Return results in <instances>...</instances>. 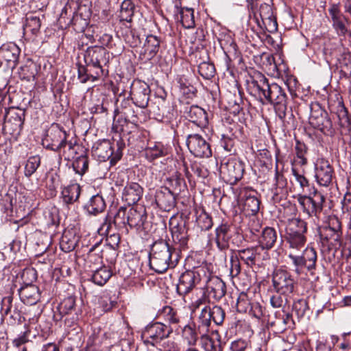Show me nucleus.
<instances>
[{"label": "nucleus", "instance_id": "obj_1", "mask_svg": "<svg viewBox=\"0 0 351 351\" xmlns=\"http://www.w3.org/2000/svg\"><path fill=\"white\" fill-rule=\"evenodd\" d=\"M249 93L256 97L263 104L274 106L278 117L283 121L286 117L287 96L285 90L276 83H269L261 73L247 82Z\"/></svg>", "mask_w": 351, "mask_h": 351}, {"label": "nucleus", "instance_id": "obj_2", "mask_svg": "<svg viewBox=\"0 0 351 351\" xmlns=\"http://www.w3.org/2000/svg\"><path fill=\"white\" fill-rule=\"evenodd\" d=\"M180 258L179 252L163 239L155 241L149 252V267L155 272L162 274L176 267Z\"/></svg>", "mask_w": 351, "mask_h": 351}, {"label": "nucleus", "instance_id": "obj_3", "mask_svg": "<svg viewBox=\"0 0 351 351\" xmlns=\"http://www.w3.org/2000/svg\"><path fill=\"white\" fill-rule=\"evenodd\" d=\"M215 243L220 251L239 247L243 241V237L228 221H222L215 228Z\"/></svg>", "mask_w": 351, "mask_h": 351}, {"label": "nucleus", "instance_id": "obj_4", "mask_svg": "<svg viewBox=\"0 0 351 351\" xmlns=\"http://www.w3.org/2000/svg\"><path fill=\"white\" fill-rule=\"evenodd\" d=\"M109 60V52L102 47H89L84 53L85 64H88L101 78L108 75V69L106 67Z\"/></svg>", "mask_w": 351, "mask_h": 351}, {"label": "nucleus", "instance_id": "obj_5", "mask_svg": "<svg viewBox=\"0 0 351 351\" xmlns=\"http://www.w3.org/2000/svg\"><path fill=\"white\" fill-rule=\"evenodd\" d=\"M307 223L300 218L288 220L286 228V241L289 248L300 251L306 243Z\"/></svg>", "mask_w": 351, "mask_h": 351}, {"label": "nucleus", "instance_id": "obj_6", "mask_svg": "<svg viewBox=\"0 0 351 351\" xmlns=\"http://www.w3.org/2000/svg\"><path fill=\"white\" fill-rule=\"evenodd\" d=\"M225 317L226 313L221 306L215 305L210 308L209 306H205L197 317V329L202 333L210 331L213 330V322L216 326H221Z\"/></svg>", "mask_w": 351, "mask_h": 351}, {"label": "nucleus", "instance_id": "obj_7", "mask_svg": "<svg viewBox=\"0 0 351 351\" xmlns=\"http://www.w3.org/2000/svg\"><path fill=\"white\" fill-rule=\"evenodd\" d=\"M207 268L200 266L193 270H187L180 277L177 285V291L180 295H185L191 292L202 280H207Z\"/></svg>", "mask_w": 351, "mask_h": 351}, {"label": "nucleus", "instance_id": "obj_8", "mask_svg": "<svg viewBox=\"0 0 351 351\" xmlns=\"http://www.w3.org/2000/svg\"><path fill=\"white\" fill-rule=\"evenodd\" d=\"M297 200L302 212L308 217H315L316 218H319L320 214L323 210L326 198L322 193L317 190H314L308 195H298Z\"/></svg>", "mask_w": 351, "mask_h": 351}, {"label": "nucleus", "instance_id": "obj_9", "mask_svg": "<svg viewBox=\"0 0 351 351\" xmlns=\"http://www.w3.org/2000/svg\"><path fill=\"white\" fill-rule=\"evenodd\" d=\"M68 134L60 128L58 125H52L47 132V134L42 140L43 147L56 152L63 151V155L66 154V143Z\"/></svg>", "mask_w": 351, "mask_h": 351}, {"label": "nucleus", "instance_id": "obj_10", "mask_svg": "<svg viewBox=\"0 0 351 351\" xmlns=\"http://www.w3.org/2000/svg\"><path fill=\"white\" fill-rule=\"evenodd\" d=\"M172 332L171 326L155 322L146 326L142 332V339L145 344L154 346L166 339Z\"/></svg>", "mask_w": 351, "mask_h": 351}, {"label": "nucleus", "instance_id": "obj_11", "mask_svg": "<svg viewBox=\"0 0 351 351\" xmlns=\"http://www.w3.org/2000/svg\"><path fill=\"white\" fill-rule=\"evenodd\" d=\"M25 117L24 109L10 108L6 112L3 130L13 138H17L23 130Z\"/></svg>", "mask_w": 351, "mask_h": 351}, {"label": "nucleus", "instance_id": "obj_12", "mask_svg": "<svg viewBox=\"0 0 351 351\" xmlns=\"http://www.w3.org/2000/svg\"><path fill=\"white\" fill-rule=\"evenodd\" d=\"M309 123L325 135H332L334 133L332 123L328 112L319 104L311 108Z\"/></svg>", "mask_w": 351, "mask_h": 351}, {"label": "nucleus", "instance_id": "obj_13", "mask_svg": "<svg viewBox=\"0 0 351 351\" xmlns=\"http://www.w3.org/2000/svg\"><path fill=\"white\" fill-rule=\"evenodd\" d=\"M272 286L276 293L291 295L295 290L296 282L289 271L276 269L272 274Z\"/></svg>", "mask_w": 351, "mask_h": 351}, {"label": "nucleus", "instance_id": "obj_14", "mask_svg": "<svg viewBox=\"0 0 351 351\" xmlns=\"http://www.w3.org/2000/svg\"><path fill=\"white\" fill-rule=\"evenodd\" d=\"M244 164L236 158H230L222 162L220 167V173L225 182L230 184H235L239 181L244 173Z\"/></svg>", "mask_w": 351, "mask_h": 351}, {"label": "nucleus", "instance_id": "obj_15", "mask_svg": "<svg viewBox=\"0 0 351 351\" xmlns=\"http://www.w3.org/2000/svg\"><path fill=\"white\" fill-rule=\"evenodd\" d=\"M150 88L149 85L139 80L133 81L130 87V97L132 103L141 108H145L148 106Z\"/></svg>", "mask_w": 351, "mask_h": 351}, {"label": "nucleus", "instance_id": "obj_16", "mask_svg": "<svg viewBox=\"0 0 351 351\" xmlns=\"http://www.w3.org/2000/svg\"><path fill=\"white\" fill-rule=\"evenodd\" d=\"M189 152L197 158H209L212 156L210 145L198 134H189L186 139Z\"/></svg>", "mask_w": 351, "mask_h": 351}, {"label": "nucleus", "instance_id": "obj_17", "mask_svg": "<svg viewBox=\"0 0 351 351\" xmlns=\"http://www.w3.org/2000/svg\"><path fill=\"white\" fill-rule=\"evenodd\" d=\"M320 239L334 247H339L341 245V226L337 219L330 221L329 225L319 229Z\"/></svg>", "mask_w": 351, "mask_h": 351}, {"label": "nucleus", "instance_id": "obj_18", "mask_svg": "<svg viewBox=\"0 0 351 351\" xmlns=\"http://www.w3.org/2000/svg\"><path fill=\"white\" fill-rule=\"evenodd\" d=\"M20 52L16 44H3L0 47V68L3 66L5 69H14L18 64Z\"/></svg>", "mask_w": 351, "mask_h": 351}, {"label": "nucleus", "instance_id": "obj_19", "mask_svg": "<svg viewBox=\"0 0 351 351\" xmlns=\"http://www.w3.org/2000/svg\"><path fill=\"white\" fill-rule=\"evenodd\" d=\"M315 178L317 183L323 186H329L335 178V171L328 160L318 159L315 167Z\"/></svg>", "mask_w": 351, "mask_h": 351}, {"label": "nucleus", "instance_id": "obj_20", "mask_svg": "<svg viewBox=\"0 0 351 351\" xmlns=\"http://www.w3.org/2000/svg\"><path fill=\"white\" fill-rule=\"evenodd\" d=\"M328 12L331 17L332 27L337 34L341 36H346L348 34L351 35V32L346 25L349 23V19L341 13L339 5L332 3L328 8Z\"/></svg>", "mask_w": 351, "mask_h": 351}, {"label": "nucleus", "instance_id": "obj_21", "mask_svg": "<svg viewBox=\"0 0 351 351\" xmlns=\"http://www.w3.org/2000/svg\"><path fill=\"white\" fill-rule=\"evenodd\" d=\"M239 200L243 204V209L248 215H256L260 208V200L257 192L252 189L244 188L241 191Z\"/></svg>", "mask_w": 351, "mask_h": 351}, {"label": "nucleus", "instance_id": "obj_22", "mask_svg": "<svg viewBox=\"0 0 351 351\" xmlns=\"http://www.w3.org/2000/svg\"><path fill=\"white\" fill-rule=\"evenodd\" d=\"M182 112L186 119L199 128H205L208 123L206 112L197 105L184 106Z\"/></svg>", "mask_w": 351, "mask_h": 351}, {"label": "nucleus", "instance_id": "obj_23", "mask_svg": "<svg viewBox=\"0 0 351 351\" xmlns=\"http://www.w3.org/2000/svg\"><path fill=\"white\" fill-rule=\"evenodd\" d=\"M176 196L173 191L167 188H160L155 193V202L160 210L169 212L176 205Z\"/></svg>", "mask_w": 351, "mask_h": 351}, {"label": "nucleus", "instance_id": "obj_24", "mask_svg": "<svg viewBox=\"0 0 351 351\" xmlns=\"http://www.w3.org/2000/svg\"><path fill=\"white\" fill-rule=\"evenodd\" d=\"M183 171L190 183H195L197 178H205L208 176V171L204 167L197 161H182Z\"/></svg>", "mask_w": 351, "mask_h": 351}, {"label": "nucleus", "instance_id": "obj_25", "mask_svg": "<svg viewBox=\"0 0 351 351\" xmlns=\"http://www.w3.org/2000/svg\"><path fill=\"white\" fill-rule=\"evenodd\" d=\"M161 40L159 37L149 34L147 36L145 42L140 53V58L145 61L152 60L160 49Z\"/></svg>", "mask_w": 351, "mask_h": 351}, {"label": "nucleus", "instance_id": "obj_26", "mask_svg": "<svg viewBox=\"0 0 351 351\" xmlns=\"http://www.w3.org/2000/svg\"><path fill=\"white\" fill-rule=\"evenodd\" d=\"M128 215L127 223L130 228H134L138 230L143 228L147 219L146 210L143 206L128 208Z\"/></svg>", "mask_w": 351, "mask_h": 351}, {"label": "nucleus", "instance_id": "obj_27", "mask_svg": "<svg viewBox=\"0 0 351 351\" xmlns=\"http://www.w3.org/2000/svg\"><path fill=\"white\" fill-rule=\"evenodd\" d=\"M143 194V187L137 182H129L124 187L122 199L129 205L137 203Z\"/></svg>", "mask_w": 351, "mask_h": 351}, {"label": "nucleus", "instance_id": "obj_28", "mask_svg": "<svg viewBox=\"0 0 351 351\" xmlns=\"http://www.w3.org/2000/svg\"><path fill=\"white\" fill-rule=\"evenodd\" d=\"M149 111L156 117V119L162 121H169L173 117V110L167 106L164 99H158L149 106Z\"/></svg>", "mask_w": 351, "mask_h": 351}, {"label": "nucleus", "instance_id": "obj_29", "mask_svg": "<svg viewBox=\"0 0 351 351\" xmlns=\"http://www.w3.org/2000/svg\"><path fill=\"white\" fill-rule=\"evenodd\" d=\"M278 239V234L275 228L267 226L264 228L258 237V243L259 248L262 250H270L274 247Z\"/></svg>", "mask_w": 351, "mask_h": 351}, {"label": "nucleus", "instance_id": "obj_30", "mask_svg": "<svg viewBox=\"0 0 351 351\" xmlns=\"http://www.w3.org/2000/svg\"><path fill=\"white\" fill-rule=\"evenodd\" d=\"M21 301L27 305L36 304L40 298L39 288L36 285L22 286L19 289Z\"/></svg>", "mask_w": 351, "mask_h": 351}, {"label": "nucleus", "instance_id": "obj_31", "mask_svg": "<svg viewBox=\"0 0 351 351\" xmlns=\"http://www.w3.org/2000/svg\"><path fill=\"white\" fill-rule=\"evenodd\" d=\"M259 247H251L245 249L232 251L234 254L243 261L247 267L252 268L259 259Z\"/></svg>", "mask_w": 351, "mask_h": 351}, {"label": "nucleus", "instance_id": "obj_32", "mask_svg": "<svg viewBox=\"0 0 351 351\" xmlns=\"http://www.w3.org/2000/svg\"><path fill=\"white\" fill-rule=\"evenodd\" d=\"M92 151L96 156L100 160H106L112 158L114 153V147L108 140H104L101 142L95 143L92 148Z\"/></svg>", "mask_w": 351, "mask_h": 351}, {"label": "nucleus", "instance_id": "obj_33", "mask_svg": "<svg viewBox=\"0 0 351 351\" xmlns=\"http://www.w3.org/2000/svg\"><path fill=\"white\" fill-rule=\"evenodd\" d=\"M79 237L73 230L64 231L60 241V246L62 251L69 252L73 251L77 245Z\"/></svg>", "mask_w": 351, "mask_h": 351}, {"label": "nucleus", "instance_id": "obj_34", "mask_svg": "<svg viewBox=\"0 0 351 351\" xmlns=\"http://www.w3.org/2000/svg\"><path fill=\"white\" fill-rule=\"evenodd\" d=\"M208 281V289L210 290V294H213V298L219 300L221 299L226 293V285L225 282L218 277H213L206 280Z\"/></svg>", "mask_w": 351, "mask_h": 351}, {"label": "nucleus", "instance_id": "obj_35", "mask_svg": "<svg viewBox=\"0 0 351 351\" xmlns=\"http://www.w3.org/2000/svg\"><path fill=\"white\" fill-rule=\"evenodd\" d=\"M198 329L197 326V319L194 322L193 326L190 324L185 325L181 330L182 340L189 346H195L198 339Z\"/></svg>", "mask_w": 351, "mask_h": 351}, {"label": "nucleus", "instance_id": "obj_36", "mask_svg": "<svg viewBox=\"0 0 351 351\" xmlns=\"http://www.w3.org/2000/svg\"><path fill=\"white\" fill-rule=\"evenodd\" d=\"M195 225L202 231L212 228L213 221L212 217L204 208L195 209Z\"/></svg>", "mask_w": 351, "mask_h": 351}, {"label": "nucleus", "instance_id": "obj_37", "mask_svg": "<svg viewBox=\"0 0 351 351\" xmlns=\"http://www.w3.org/2000/svg\"><path fill=\"white\" fill-rule=\"evenodd\" d=\"M330 110L336 114L341 127L347 128L350 125L348 112L342 101H338L337 105H330Z\"/></svg>", "mask_w": 351, "mask_h": 351}, {"label": "nucleus", "instance_id": "obj_38", "mask_svg": "<svg viewBox=\"0 0 351 351\" xmlns=\"http://www.w3.org/2000/svg\"><path fill=\"white\" fill-rule=\"evenodd\" d=\"M210 331H212L213 335H216L218 343H216L214 339L208 335L210 331H206L204 333H202L198 330L200 335L202 346L205 351H217L218 349L219 350L221 348L219 344L220 336L219 335L217 330H210Z\"/></svg>", "mask_w": 351, "mask_h": 351}, {"label": "nucleus", "instance_id": "obj_39", "mask_svg": "<svg viewBox=\"0 0 351 351\" xmlns=\"http://www.w3.org/2000/svg\"><path fill=\"white\" fill-rule=\"evenodd\" d=\"M81 188L78 184H71L64 187L62 191V197L66 204L75 202L80 195Z\"/></svg>", "mask_w": 351, "mask_h": 351}, {"label": "nucleus", "instance_id": "obj_40", "mask_svg": "<svg viewBox=\"0 0 351 351\" xmlns=\"http://www.w3.org/2000/svg\"><path fill=\"white\" fill-rule=\"evenodd\" d=\"M77 74L78 79L83 84L90 80L95 82L101 78L95 71L93 70V69L86 64H85V65L78 64Z\"/></svg>", "mask_w": 351, "mask_h": 351}, {"label": "nucleus", "instance_id": "obj_41", "mask_svg": "<svg viewBox=\"0 0 351 351\" xmlns=\"http://www.w3.org/2000/svg\"><path fill=\"white\" fill-rule=\"evenodd\" d=\"M160 315L162 316L165 320L169 323V326H171L173 328L177 327L181 321V317L179 315L178 311L170 306H165L162 308Z\"/></svg>", "mask_w": 351, "mask_h": 351}, {"label": "nucleus", "instance_id": "obj_42", "mask_svg": "<svg viewBox=\"0 0 351 351\" xmlns=\"http://www.w3.org/2000/svg\"><path fill=\"white\" fill-rule=\"evenodd\" d=\"M86 207L90 214L96 215L105 210L106 203L102 196L96 195L90 199Z\"/></svg>", "mask_w": 351, "mask_h": 351}, {"label": "nucleus", "instance_id": "obj_43", "mask_svg": "<svg viewBox=\"0 0 351 351\" xmlns=\"http://www.w3.org/2000/svg\"><path fill=\"white\" fill-rule=\"evenodd\" d=\"M259 14L264 23L266 21L269 25H271V30H269V32L277 29V21L273 16L272 8L269 4L263 3L261 5Z\"/></svg>", "mask_w": 351, "mask_h": 351}, {"label": "nucleus", "instance_id": "obj_44", "mask_svg": "<svg viewBox=\"0 0 351 351\" xmlns=\"http://www.w3.org/2000/svg\"><path fill=\"white\" fill-rule=\"evenodd\" d=\"M145 156L149 161L165 156L167 154V149L161 143H154L153 146H149L145 149Z\"/></svg>", "mask_w": 351, "mask_h": 351}, {"label": "nucleus", "instance_id": "obj_45", "mask_svg": "<svg viewBox=\"0 0 351 351\" xmlns=\"http://www.w3.org/2000/svg\"><path fill=\"white\" fill-rule=\"evenodd\" d=\"M135 5L131 0H124L120 8L119 17L121 21L131 23L134 14Z\"/></svg>", "mask_w": 351, "mask_h": 351}, {"label": "nucleus", "instance_id": "obj_46", "mask_svg": "<svg viewBox=\"0 0 351 351\" xmlns=\"http://www.w3.org/2000/svg\"><path fill=\"white\" fill-rule=\"evenodd\" d=\"M37 73V66L33 62L21 66L19 71L20 79L27 82L35 81Z\"/></svg>", "mask_w": 351, "mask_h": 351}, {"label": "nucleus", "instance_id": "obj_47", "mask_svg": "<svg viewBox=\"0 0 351 351\" xmlns=\"http://www.w3.org/2000/svg\"><path fill=\"white\" fill-rule=\"evenodd\" d=\"M41 27V21L39 17L29 15L26 18V23L23 29L25 34H31L36 36L40 32Z\"/></svg>", "mask_w": 351, "mask_h": 351}, {"label": "nucleus", "instance_id": "obj_48", "mask_svg": "<svg viewBox=\"0 0 351 351\" xmlns=\"http://www.w3.org/2000/svg\"><path fill=\"white\" fill-rule=\"evenodd\" d=\"M180 22L186 29L195 27L194 10L191 8H181L180 10Z\"/></svg>", "mask_w": 351, "mask_h": 351}, {"label": "nucleus", "instance_id": "obj_49", "mask_svg": "<svg viewBox=\"0 0 351 351\" xmlns=\"http://www.w3.org/2000/svg\"><path fill=\"white\" fill-rule=\"evenodd\" d=\"M112 276L111 271L107 267L96 269L92 275L93 281L100 286L105 285Z\"/></svg>", "mask_w": 351, "mask_h": 351}, {"label": "nucleus", "instance_id": "obj_50", "mask_svg": "<svg viewBox=\"0 0 351 351\" xmlns=\"http://www.w3.org/2000/svg\"><path fill=\"white\" fill-rule=\"evenodd\" d=\"M41 158L38 155L29 156L24 168V175L26 178H29L40 166Z\"/></svg>", "mask_w": 351, "mask_h": 351}, {"label": "nucleus", "instance_id": "obj_51", "mask_svg": "<svg viewBox=\"0 0 351 351\" xmlns=\"http://www.w3.org/2000/svg\"><path fill=\"white\" fill-rule=\"evenodd\" d=\"M302 256L305 264V267H306L308 271L315 269L317 257L315 250L313 247H307L304 250Z\"/></svg>", "mask_w": 351, "mask_h": 351}, {"label": "nucleus", "instance_id": "obj_52", "mask_svg": "<svg viewBox=\"0 0 351 351\" xmlns=\"http://www.w3.org/2000/svg\"><path fill=\"white\" fill-rule=\"evenodd\" d=\"M103 247L100 242H97L88 250L87 259L89 262L94 264H99L102 263Z\"/></svg>", "mask_w": 351, "mask_h": 351}, {"label": "nucleus", "instance_id": "obj_53", "mask_svg": "<svg viewBox=\"0 0 351 351\" xmlns=\"http://www.w3.org/2000/svg\"><path fill=\"white\" fill-rule=\"evenodd\" d=\"M184 182L183 179L180 177V175L176 172L175 175L167 178L165 181V186L160 188H167L169 191H173L176 195L181 191V185Z\"/></svg>", "mask_w": 351, "mask_h": 351}, {"label": "nucleus", "instance_id": "obj_54", "mask_svg": "<svg viewBox=\"0 0 351 351\" xmlns=\"http://www.w3.org/2000/svg\"><path fill=\"white\" fill-rule=\"evenodd\" d=\"M180 92L187 98H193L196 96L197 89L186 78L180 77L178 80Z\"/></svg>", "mask_w": 351, "mask_h": 351}, {"label": "nucleus", "instance_id": "obj_55", "mask_svg": "<svg viewBox=\"0 0 351 351\" xmlns=\"http://www.w3.org/2000/svg\"><path fill=\"white\" fill-rule=\"evenodd\" d=\"M89 160L86 155H81L73 162V168L76 173L84 175L88 169Z\"/></svg>", "mask_w": 351, "mask_h": 351}, {"label": "nucleus", "instance_id": "obj_56", "mask_svg": "<svg viewBox=\"0 0 351 351\" xmlns=\"http://www.w3.org/2000/svg\"><path fill=\"white\" fill-rule=\"evenodd\" d=\"M128 208L121 206L114 217L113 223L119 228H125L127 225Z\"/></svg>", "mask_w": 351, "mask_h": 351}, {"label": "nucleus", "instance_id": "obj_57", "mask_svg": "<svg viewBox=\"0 0 351 351\" xmlns=\"http://www.w3.org/2000/svg\"><path fill=\"white\" fill-rule=\"evenodd\" d=\"M198 73L204 79H211L215 73V67L213 63L202 62L198 66Z\"/></svg>", "mask_w": 351, "mask_h": 351}, {"label": "nucleus", "instance_id": "obj_58", "mask_svg": "<svg viewBox=\"0 0 351 351\" xmlns=\"http://www.w3.org/2000/svg\"><path fill=\"white\" fill-rule=\"evenodd\" d=\"M292 309L298 318L300 319L305 315L306 313L309 310V307L306 300L299 299L293 302Z\"/></svg>", "mask_w": 351, "mask_h": 351}, {"label": "nucleus", "instance_id": "obj_59", "mask_svg": "<svg viewBox=\"0 0 351 351\" xmlns=\"http://www.w3.org/2000/svg\"><path fill=\"white\" fill-rule=\"evenodd\" d=\"M252 303L250 301L247 293H241L237 301V309L239 313H246L249 311Z\"/></svg>", "mask_w": 351, "mask_h": 351}, {"label": "nucleus", "instance_id": "obj_60", "mask_svg": "<svg viewBox=\"0 0 351 351\" xmlns=\"http://www.w3.org/2000/svg\"><path fill=\"white\" fill-rule=\"evenodd\" d=\"M21 278L23 286L34 285L33 283L37 279L36 271L32 268L25 269L23 271Z\"/></svg>", "mask_w": 351, "mask_h": 351}, {"label": "nucleus", "instance_id": "obj_61", "mask_svg": "<svg viewBox=\"0 0 351 351\" xmlns=\"http://www.w3.org/2000/svg\"><path fill=\"white\" fill-rule=\"evenodd\" d=\"M132 101L129 98H124L120 103V106H117L114 112V119L119 114H123L127 117H130L131 112V106Z\"/></svg>", "mask_w": 351, "mask_h": 351}, {"label": "nucleus", "instance_id": "obj_62", "mask_svg": "<svg viewBox=\"0 0 351 351\" xmlns=\"http://www.w3.org/2000/svg\"><path fill=\"white\" fill-rule=\"evenodd\" d=\"M76 298L70 295L64 298L60 304V311L63 314L71 313L75 307Z\"/></svg>", "mask_w": 351, "mask_h": 351}, {"label": "nucleus", "instance_id": "obj_63", "mask_svg": "<svg viewBox=\"0 0 351 351\" xmlns=\"http://www.w3.org/2000/svg\"><path fill=\"white\" fill-rule=\"evenodd\" d=\"M275 180H276V184L277 186V188L276 189V192H274L273 195V199L274 202H279L280 198L278 197V190H282L287 185V180L284 175L281 173H280L278 171V166L276 165V173H275Z\"/></svg>", "mask_w": 351, "mask_h": 351}, {"label": "nucleus", "instance_id": "obj_64", "mask_svg": "<svg viewBox=\"0 0 351 351\" xmlns=\"http://www.w3.org/2000/svg\"><path fill=\"white\" fill-rule=\"evenodd\" d=\"M290 295H284L276 293L270 298L271 305L274 308H284L288 303V297Z\"/></svg>", "mask_w": 351, "mask_h": 351}]
</instances>
